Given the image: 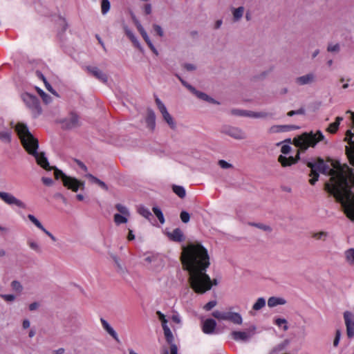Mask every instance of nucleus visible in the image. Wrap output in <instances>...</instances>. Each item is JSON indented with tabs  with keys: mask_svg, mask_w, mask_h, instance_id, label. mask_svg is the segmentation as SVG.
<instances>
[{
	"mask_svg": "<svg viewBox=\"0 0 354 354\" xmlns=\"http://www.w3.org/2000/svg\"><path fill=\"white\" fill-rule=\"evenodd\" d=\"M307 165L311 169L309 183L313 185L318 180L319 173L330 176V181L325 184V190L333 195L346 216L354 221V169L333 160H330L333 168H330L321 158L315 162H308Z\"/></svg>",
	"mask_w": 354,
	"mask_h": 354,
	"instance_id": "f257e3e1",
	"label": "nucleus"
},
{
	"mask_svg": "<svg viewBox=\"0 0 354 354\" xmlns=\"http://www.w3.org/2000/svg\"><path fill=\"white\" fill-rule=\"evenodd\" d=\"M181 261L189 272L188 281L195 292L203 294L217 284L216 280L212 281L206 273L210 265L209 257L207 249L201 243H190L183 246Z\"/></svg>",
	"mask_w": 354,
	"mask_h": 354,
	"instance_id": "f03ea898",
	"label": "nucleus"
},
{
	"mask_svg": "<svg viewBox=\"0 0 354 354\" xmlns=\"http://www.w3.org/2000/svg\"><path fill=\"white\" fill-rule=\"evenodd\" d=\"M15 130L24 147L28 153L35 158L37 164L46 170H50L51 167L49 166L48 161L45 157L44 153L37 152L39 147L38 140L30 133L28 127L24 124H18L16 125Z\"/></svg>",
	"mask_w": 354,
	"mask_h": 354,
	"instance_id": "7ed1b4c3",
	"label": "nucleus"
},
{
	"mask_svg": "<svg viewBox=\"0 0 354 354\" xmlns=\"http://www.w3.org/2000/svg\"><path fill=\"white\" fill-rule=\"evenodd\" d=\"M325 136L321 131H317L315 133L310 131L304 133L296 137L293 140V144L299 148V151H304L308 147H314L320 141H324Z\"/></svg>",
	"mask_w": 354,
	"mask_h": 354,
	"instance_id": "20e7f679",
	"label": "nucleus"
},
{
	"mask_svg": "<svg viewBox=\"0 0 354 354\" xmlns=\"http://www.w3.org/2000/svg\"><path fill=\"white\" fill-rule=\"evenodd\" d=\"M55 177L57 179L61 178L63 184L68 189H71L73 192H77L79 189H84V183L78 180L77 179L68 176L64 174L61 170L56 169L55 170Z\"/></svg>",
	"mask_w": 354,
	"mask_h": 354,
	"instance_id": "39448f33",
	"label": "nucleus"
},
{
	"mask_svg": "<svg viewBox=\"0 0 354 354\" xmlns=\"http://www.w3.org/2000/svg\"><path fill=\"white\" fill-rule=\"evenodd\" d=\"M212 316L218 320L230 321L237 325H241L243 323L242 317L238 313L215 310L212 313Z\"/></svg>",
	"mask_w": 354,
	"mask_h": 354,
	"instance_id": "423d86ee",
	"label": "nucleus"
},
{
	"mask_svg": "<svg viewBox=\"0 0 354 354\" xmlns=\"http://www.w3.org/2000/svg\"><path fill=\"white\" fill-rule=\"evenodd\" d=\"M21 98L35 117L41 114V108L39 104V99L35 95L26 93L22 94Z\"/></svg>",
	"mask_w": 354,
	"mask_h": 354,
	"instance_id": "0eeeda50",
	"label": "nucleus"
},
{
	"mask_svg": "<svg viewBox=\"0 0 354 354\" xmlns=\"http://www.w3.org/2000/svg\"><path fill=\"white\" fill-rule=\"evenodd\" d=\"M155 102L163 120L167 123L171 129H176V124L175 120L171 115L168 112L165 105L158 97H156Z\"/></svg>",
	"mask_w": 354,
	"mask_h": 354,
	"instance_id": "6e6552de",
	"label": "nucleus"
},
{
	"mask_svg": "<svg viewBox=\"0 0 354 354\" xmlns=\"http://www.w3.org/2000/svg\"><path fill=\"white\" fill-rule=\"evenodd\" d=\"M221 132L236 140L246 138V133L240 128L225 125L221 127Z\"/></svg>",
	"mask_w": 354,
	"mask_h": 354,
	"instance_id": "1a4fd4ad",
	"label": "nucleus"
},
{
	"mask_svg": "<svg viewBox=\"0 0 354 354\" xmlns=\"http://www.w3.org/2000/svg\"><path fill=\"white\" fill-rule=\"evenodd\" d=\"M0 198L8 205H15L21 209L26 208V205L23 201L10 193L0 191Z\"/></svg>",
	"mask_w": 354,
	"mask_h": 354,
	"instance_id": "9d476101",
	"label": "nucleus"
},
{
	"mask_svg": "<svg viewBox=\"0 0 354 354\" xmlns=\"http://www.w3.org/2000/svg\"><path fill=\"white\" fill-rule=\"evenodd\" d=\"M254 330L255 328L248 331H233L231 335L235 341L247 342L253 336Z\"/></svg>",
	"mask_w": 354,
	"mask_h": 354,
	"instance_id": "9b49d317",
	"label": "nucleus"
},
{
	"mask_svg": "<svg viewBox=\"0 0 354 354\" xmlns=\"http://www.w3.org/2000/svg\"><path fill=\"white\" fill-rule=\"evenodd\" d=\"M88 73L94 76L96 79L103 83H106L108 81L107 75L102 72L99 68L93 66H88L86 68Z\"/></svg>",
	"mask_w": 354,
	"mask_h": 354,
	"instance_id": "f8f14e48",
	"label": "nucleus"
},
{
	"mask_svg": "<svg viewBox=\"0 0 354 354\" xmlns=\"http://www.w3.org/2000/svg\"><path fill=\"white\" fill-rule=\"evenodd\" d=\"M316 80V75L313 73H308L306 75L299 76L295 79V82L297 85L304 86L311 84Z\"/></svg>",
	"mask_w": 354,
	"mask_h": 354,
	"instance_id": "ddd939ff",
	"label": "nucleus"
},
{
	"mask_svg": "<svg viewBox=\"0 0 354 354\" xmlns=\"http://www.w3.org/2000/svg\"><path fill=\"white\" fill-rule=\"evenodd\" d=\"M63 127L71 129L79 126V118L75 113H71L70 115L63 120Z\"/></svg>",
	"mask_w": 354,
	"mask_h": 354,
	"instance_id": "4468645a",
	"label": "nucleus"
},
{
	"mask_svg": "<svg viewBox=\"0 0 354 354\" xmlns=\"http://www.w3.org/2000/svg\"><path fill=\"white\" fill-rule=\"evenodd\" d=\"M216 326V322L213 319H207L202 325V330L204 333L210 335L214 333Z\"/></svg>",
	"mask_w": 354,
	"mask_h": 354,
	"instance_id": "2eb2a0df",
	"label": "nucleus"
},
{
	"mask_svg": "<svg viewBox=\"0 0 354 354\" xmlns=\"http://www.w3.org/2000/svg\"><path fill=\"white\" fill-rule=\"evenodd\" d=\"M169 238L175 242H182L185 240V236L180 228L174 229L171 232H168Z\"/></svg>",
	"mask_w": 354,
	"mask_h": 354,
	"instance_id": "dca6fc26",
	"label": "nucleus"
},
{
	"mask_svg": "<svg viewBox=\"0 0 354 354\" xmlns=\"http://www.w3.org/2000/svg\"><path fill=\"white\" fill-rule=\"evenodd\" d=\"M100 322L103 328L117 342H119L118 336L115 330L110 326V324L104 319L101 318Z\"/></svg>",
	"mask_w": 354,
	"mask_h": 354,
	"instance_id": "f3484780",
	"label": "nucleus"
},
{
	"mask_svg": "<svg viewBox=\"0 0 354 354\" xmlns=\"http://www.w3.org/2000/svg\"><path fill=\"white\" fill-rule=\"evenodd\" d=\"M28 218L36 227L43 231L47 236H50L51 235L52 233L48 231L34 215L28 214Z\"/></svg>",
	"mask_w": 354,
	"mask_h": 354,
	"instance_id": "a211bd4d",
	"label": "nucleus"
},
{
	"mask_svg": "<svg viewBox=\"0 0 354 354\" xmlns=\"http://www.w3.org/2000/svg\"><path fill=\"white\" fill-rule=\"evenodd\" d=\"M278 161L283 167H288L296 163L297 159L292 156L287 158L283 155H280L278 158Z\"/></svg>",
	"mask_w": 354,
	"mask_h": 354,
	"instance_id": "6ab92c4d",
	"label": "nucleus"
},
{
	"mask_svg": "<svg viewBox=\"0 0 354 354\" xmlns=\"http://www.w3.org/2000/svg\"><path fill=\"white\" fill-rule=\"evenodd\" d=\"M286 301L281 297H271L268 300V305L270 308L275 307L278 305H284Z\"/></svg>",
	"mask_w": 354,
	"mask_h": 354,
	"instance_id": "aec40b11",
	"label": "nucleus"
},
{
	"mask_svg": "<svg viewBox=\"0 0 354 354\" xmlns=\"http://www.w3.org/2000/svg\"><path fill=\"white\" fill-rule=\"evenodd\" d=\"M146 122L147 124V126L151 129H153L156 125V115L153 111L149 110L147 112V116L146 118Z\"/></svg>",
	"mask_w": 354,
	"mask_h": 354,
	"instance_id": "412c9836",
	"label": "nucleus"
},
{
	"mask_svg": "<svg viewBox=\"0 0 354 354\" xmlns=\"http://www.w3.org/2000/svg\"><path fill=\"white\" fill-rule=\"evenodd\" d=\"M85 177H86L92 183L97 184L103 189L108 190V187L105 184V183H104L103 181H102L99 178H96L93 175H92L91 174H86L85 175Z\"/></svg>",
	"mask_w": 354,
	"mask_h": 354,
	"instance_id": "4be33fe9",
	"label": "nucleus"
},
{
	"mask_svg": "<svg viewBox=\"0 0 354 354\" xmlns=\"http://www.w3.org/2000/svg\"><path fill=\"white\" fill-rule=\"evenodd\" d=\"M342 120H343L342 117H340V116L337 117L335 122L330 124L328 127L327 128L326 131L330 133H335L337 131L339 124Z\"/></svg>",
	"mask_w": 354,
	"mask_h": 354,
	"instance_id": "5701e85b",
	"label": "nucleus"
},
{
	"mask_svg": "<svg viewBox=\"0 0 354 354\" xmlns=\"http://www.w3.org/2000/svg\"><path fill=\"white\" fill-rule=\"evenodd\" d=\"M194 95H195L198 98H199L202 100L209 102L211 103H214V104H218V102H217L214 99L209 97V95H207L206 93H205L203 92L196 90V92H195V93Z\"/></svg>",
	"mask_w": 354,
	"mask_h": 354,
	"instance_id": "b1692460",
	"label": "nucleus"
},
{
	"mask_svg": "<svg viewBox=\"0 0 354 354\" xmlns=\"http://www.w3.org/2000/svg\"><path fill=\"white\" fill-rule=\"evenodd\" d=\"M244 13V8L243 6H240L237 8H234L232 10V15H233V19L234 21H239Z\"/></svg>",
	"mask_w": 354,
	"mask_h": 354,
	"instance_id": "393cba45",
	"label": "nucleus"
},
{
	"mask_svg": "<svg viewBox=\"0 0 354 354\" xmlns=\"http://www.w3.org/2000/svg\"><path fill=\"white\" fill-rule=\"evenodd\" d=\"M162 328L167 342L169 344L174 343V336L167 324H165Z\"/></svg>",
	"mask_w": 354,
	"mask_h": 354,
	"instance_id": "a878e982",
	"label": "nucleus"
},
{
	"mask_svg": "<svg viewBox=\"0 0 354 354\" xmlns=\"http://www.w3.org/2000/svg\"><path fill=\"white\" fill-rule=\"evenodd\" d=\"M269 114L266 112H254L251 111H247V113H245V117L254 118H265Z\"/></svg>",
	"mask_w": 354,
	"mask_h": 354,
	"instance_id": "bb28decb",
	"label": "nucleus"
},
{
	"mask_svg": "<svg viewBox=\"0 0 354 354\" xmlns=\"http://www.w3.org/2000/svg\"><path fill=\"white\" fill-rule=\"evenodd\" d=\"M345 258L348 264L354 266V248H350L344 252Z\"/></svg>",
	"mask_w": 354,
	"mask_h": 354,
	"instance_id": "cd10ccee",
	"label": "nucleus"
},
{
	"mask_svg": "<svg viewBox=\"0 0 354 354\" xmlns=\"http://www.w3.org/2000/svg\"><path fill=\"white\" fill-rule=\"evenodd\" d=\"M172 190L180 198H183L185 197L186 191L183 186L173 185Z\"/></svg>",
	"mask_w": 354,
	"mask_h": 354,
	"instance_id": "c85d7f7f",
	"label": "nucleus"
},
{
	"mask_svg": "<svg viewBox=\"0 0 354 354\" xmlns=\"http://www.w3.org/2000/svg\"><path fill=\"white\" fill-rule=\"evenodd\" d=\"M138 213L142 215L143 217L146 218L149 221L153 217L152 214L149 211V209L144 206H140L138 209Z\"/></svg>",
	"mask_w": 354,
	"mask_h": 354,
	"instance_id": "c756f323",
	"label": "nucleus"
},
{
	"mask_svg": "<svg viewBox=\"0 0 354 354\" xmlns=\"http://www.w3.org/2000/svg\"><path fill=\"white\" fill-rule=\"evenodd\" d=\"M0 140L9 143L11 140V131L8 129L0 131Z\"/></svg>",
	"mask_w": 354,
	"mask_h": 354,
	"instance_id": "7c9ffc66",
	"label": "nucleus"
},
{
	"mask_svg": "<svg viewBox=\"0 0 354 354\" xmlns=\"http://www.w3.org/2000/svg\"><path fill=\"white\" fill-rule=\"evenodd\" d=\"M274 323L278 327H281L284 331L288 330V322L284 318H277L274 319Z\"/></svg>",
	"mask_w": 354,
	"mask_h": 354,
	"instance_id": "2f4dec72",
	"label": "nucleus"
},
{
	"mask_svg": "<svg viewBox=\"0 0 354 354\" xmlns=\"http://www.w3.org/2000/svg\"><path fill=\"white\" fill-rule=\"evenodd\" d=\"M125 33L127 35V37L131 39V41L133 43V44L138 48H140V45L136 37L134 35L133 32L130 30L129 28H125Z\"/></svg>",
	"mask_w": 354,
	"mask_h": 354,
	"instance_id": "473e14b6",
	"label": "nucleus"
},
{
	"mask_svg": "<svg viewBox=\"0 0 354 354\" xmlns=\"http://www.w3.org/2000/svg\"><path fill=\"white\" fill-rule=\"evenodd\" d=\"M27 244L30 247V249L36 252L37 253L41 252V248L40 245L34 240L29 239L27 241Z\"/></svg>",
	"mask_w": 354,
	"mask_h": 354,
	"instance_id": "72a5a7b5",
	"label": "nucleus"
},
{
	"mask_svg": "<svg viewBox=\"0 0 354 354\" xmlns=\"http://www.w3.org/2000/svg\"><path fill=\"white\" fill-rule=\"evenodd\" d=\"M266 306V299L263 297H259L252 306V310H259Z\"/></svg>",
	"mask_w": 354,
	"mask_h": 354,
	"instance_id": "f704fd0d",
	"label": "nucleus"
},
{
	"mask_svg": "<svg viewBox=\"0 0 354 354\" xmlns=\"http://www.w3.org/2000/svg\"><path fill=\"white\" fill-rule=\"evenodd\" d=\"M344 318L345 321L346 326L354 325V319L353 314L348 311H346L344 313Z\"/></svg>",
	"mask_w": 354,
	"mask_h": 354,
	"instance_id": "c9c22d12",
	"label": "nucleus"
},
{
	"mask_svg": "<svg viewBox=\"0 0 354 354\" xmlns=\"http://www.w3.org/2000/svg\"><path fill=\"white\" fill-rule=\"evenodd\" d=\"M111 8L109 0H102L101 1V12L103 15H106Z\"/></svg>",
	"mask_w": 354,
	"mask_h": 354,
	"instance_id": "e433bc0d",
	"label": "nucleus"
},
{
	"mask_svg": "<svg viewBox=\"0 0 354 354\" xmlns=\"http://www.w3.org/2000/svg\"><path fill=\"white\" fill-rule=\"evenodd\" d=\"M328 236V233L327 232H324V231L314 232L312 234V237L317 240L325 241Z\"/></svg>",
	"mask_w": 354,
	"mask_h": 354,
	"instance_id": "4c0bfd02",
	"label": "nucleus"
},
{
	"mask_svg": "<svg viewBox=\"0 0 354 354\" xmlns=\"http://www.w3.org/2000/svg\"><path fill=\"white\" fill-rule=\"evenodd\" d=\"M127 216L122 215L120 214H115L114 215V221L117 225L126 223L127 222Z\"/></svg>",
	"mask_w": 354,
	"mask_h": 354,
	"instance_id": "58836bf2",
	"label": "nucleus"
},
{
	"mask_svg": "<svg viewBox=\"0 0 354 354\" xmlns=\"http://www.w3.org/2000/svg\"><path fill=\"white\" fill-rule=\"evenodd\" d=\"M153 212L158 218L160 223L163 224L165 223V218L161 209L158 207H153Z\"/></svg>",
	"mask_w": 354,
	"mask_h": 354,
	"instance_id": "ea45409f",
	"label": "nucleus"
},
{
	"mask_svg": "<svg viewBox=\"0 0 354 354\" xmlns=\"http://www.w3.org/2000/svg\"><path fill=\"white\" fill-rule=\"evenodd\" d=\"M12 290L18 293H21L23 290V286L19 281L15 280L11 283Z\"/></svg>",
	"mask_w": 354,
	"mask_h": 354,
	"instance_id": "a19ab883",
	"label": "nucleus"
},
{
	"mask_svg": "<svg viewBox=\"0 0 354 354\" xmlns=\"http://www.w3.org/2000/svg\"><path fill=\"white\" fill-rule=\"evenodd\" d=\"M135 23H136V27H137L138 31L140 32V35L143 37L144 40H146L148 38H149L147 32L145 30L144 28L140 24V23L138 21H136Z\"/></svg>",
	"mask_w": 354,
	"mask_h": 354,
	"instance_id": "79ce46f5",
	"label": "nucleus"
},
{
	"mask_svg": "<svg viewBox=\"0 0 354 354\" xmlns=\"http://www.w3.org/2000/svg\"><path fill=\"white\" fill-rule=\"evenodd\" d=\"M115 208L120 213V214L124 215V216H129V212L127 207H125L121 204H117L115 205Z\"/></svg>",
	"mask_w": 354,
	"mask_h": 354,
	"instance_id": "37998d69",
	"label": "nucleus"
},
{
	"mask_svg": "<svg viewBox=\"0 0 354 354\" xmlns=\"http://www.w3.org/2000/svg\"><path fill=\"white\" fill-rule=\"evenodd\" d=\"M299 127L295 125H279L280 132H286L297 129Z\"/></svg>",
	"mask_w": 354,
	"mask_h": 354,
	"instance_id": "c03bdc74",
	"label": "nucleus"
},
{
	"mask_svg": "<svg viewBox=\"0 0 354 354\" xmlns=\"http://www.w3.org/2000/svg\"><path fill=\"white\" fill-rule=\"evenodd\" d=\"M327 50L328 52L337 53L340 50V46L339 44H330L328 46Z\"/></svg>",
	"mask_w": 354,
	"mask_h": 354,
	"instance_id": "a18cd8bd",
	"label": "nucleus"
},
{
	"mask_svg": "<svg viewBox=\"0 0 354 354\" xmlns=\"http://www.w3.org/2000/svg\"><path fill=\"white\" fill-rule=\"evenodd\" d=\"M39 93L41 97L42 98L43 101L46 104H48L51 102V97L50 95H48V94H46L45 92H44L42 90H39Z\"/></svg>",
	"mask_w": 354,
	"mask_h": 354,
	"instance_id": "49530a36",
	"label": "nucleus"
},
{
	"mask_svg": "<svg viewBox=\"0 0 354 354\" xmlns=\"http://www.w3.org/2000/svg\"><path fill=\"white\" fill-rule=\"evenodd\" d=\"M169 353L167 350H165L164 354H178V348L174 343L169 344Z\"/></svg>",
	"mask_w": 354,
	"mask_h": 354,
	"instance_id": "de8ad7c7",
	"label": "nucleus"
},
{
	"mask_svg": "<svg viewBox=\"0 0 354 354\" xmlns=\"http://www.w3.org/2000/svg\"><path fill=\"white\" fill-rule=\"evenodd\" d=\"M180 217L181 221L185 223H188L190 219L189 214L185 211H183L180 213Z\"/></svg>",
	"mask_w": 354,
	"mask_h": 354,
	"instance_id": "09e8293b",
	"label": "nucleus"
},
{
	"mask_svg": "<svg viewBox=\"0 0 354 354\" xmlns=\"http://www.w3.org/2000/svg\"><path fill=\"white\" fill-rule=\"evenodd\" d=\"M304 113H305V110H304V109L301 108V109H298V110H295V111H289V112L287 113V115H288V116H293V115H303V114H304Z\"/></svg>",
	"mask_w": 354,
	"mask_h": 354,
	"instance_id": "8fccbe9b",
	"label": "nucleus"
},
{
	"mask_svg": "<svg viewBox=\"0 0 354 354\" xmlns=\"http://www.w3.org/2000/svg\"><path fill=\"white\" fill-rule=\"evenodd\" d=\"M218 165L222 168V169H230V168H232V165L226 162L225 160H220L218 161Z\"/></svg>",
	"mask_w": 354,
	"mask_h": 354,
	"instance_id": "3c124183",
	"label": "nucleus"
},
{
	"mask_svg": "<svg viewBox=\"0 0 354 354\" xmlns=\"http://www.w3.org/2000/svg\"><path fill=\"white\" fill-rule=\"evenodd\" d=\"M340 337H341V331L339 330H337L336 333H335V337L333 340V346L335 347H337L338 346V344L339 343Z\"/></svg>",
	"mask_w": 354,
	"mask_h": 354,
	"instance_id": "603ef678",
	"label": "nucleus"
},
{
	"mask_svg": "<svg viewBox=\"0 0 354 354\" xmlns=\"http://www.w3.org/2000/svg\"><path fill=\"white\" fill-rule=\"evenodd\" d=\"M245 113H247V111H243V110H240V109L231 110V113L234 115L245 116Z\"/></svg>",
	"mask_w": 354,
	"mask_h": 354,
	"instance_id": "864d4df0",
	"label": "nucleus"
},
{
	"mask_svg": "<svg viewBox=\"0 0 354 354\" xmlns=\"http://www.w3.org/2000/svg\"><path fill=\"white\" fill-rule=\"evenodd\" d=\"M216 305V301H209L208 303H207L205 306H204V309L207 311L208 310H210L211 309H212L214 307H215Z\"/></svg>",
	"mask_w": 354,
	"mask_h": 354,
	"instance_id": "5fc2aeb1",
	"label": "nucleus"
},
{
	"mask_svg": "<svg viewBox=\"0 0 354 354\" xmlns=\"http://www.w3.org/2000/svg\"><path fill=\"white\" fill-rule=\"evenodd\" d=\"M156 314L158 316L159 319L162 322V326L163 327L165 324H167V320L165 318V316L160 312L157 311Z\"/></svg>",
	"mask_w": 354,
	"mask_h": 354,
	"instance_id": "6e6d98bb",
	"label": "nucleus"
},
{
	"mask_svg": "<svg viewBox=\"0 0 354 354\" xmlns=\"http://www.w3.org/2000/svg\"><path fill=\"white\" fill-rule=\"evenodd\" d=\"M1 297L6 301H13L15 299L14 295H1Z\"/></svg>",
	"mask_w": 354,
	"mask_h": 354,
	"instance_id": "4d7b16f0",
	"label": "nucleus"
},
{
	"mask_svg": "<svg viewBox=\"0 0 354 354\" xmlns=\"http://www.w3.org/2000/svg\"><path fill=\"white\" fill-rule=\"evenodd\" d=\"M269 133H280L279 130V125H273L270 127L268 129Z\"/></svg>",
	"mask_w": 354,
	"mask_h": 354,
	"instance_id": "13d9d810",
	"label": "nucleus"
},
{
	"mask_svg": "<svg viewBox=\"0 0 354 354\" xmlns=\"http://www.w3.org/2000/svg\"><path fill=\"white\" fill-rule=\"evenodd\" d=\"M252 225L255 226V227H258V228L262 229V230H263L265 231H270L271 230V229H270V227L269 226L261 224V223H253Z\"/></svg>",
	"mask_w": 354,
	"mask_h": 354,
	"instance_id": "bf43d9fd",
	"label": "nucleus"
},
{
	"mask_svg": "<svg viewBox=\"0 0 354 354\" xmlns=\"http://www.w3.org/2000/svg\"><path fill=\"white\" fill-rule=\"evenodd\" d=\"M347 335L348 337H351L354 335V324L346 326Z\"/></svg>",
	"mask_w": 354,
	"mask_h": 354,
	"instance_id": "052dcab7",
	"label": "nucleus"
},
{
	"mask_svg": "<svg viewBox=\"0 0 354 354\" xmlns=\"http://www.w3.org/2000/svg\"><path fill=\"white\" fill-rule=\"evenodd\" d=\"M153 27L154 30L156 32V33L160 37H162L163 36V30H162V28L159 25L154 24L153 26Z\"/></svg>",
	"mask_w": 354,
	"mask_h": 354,
	"instance_id": "680f3d73",
	"label": "nucleus"
},
{
	"mask_svg": "<svg viewBox=\"0 0 354 354\" xmlns=\"http://www.w3.org/2000/svg\"><path fill=\"white\" fill-rule=\"evenodd\" d=\"M291 147L288 145H284L281 147V151L283 154H288L290 152Z\"/></svg>",
	"mask_w": 354,
	"mask_h": 354,
	"instance_id": "e2e57ef3",
	"label": "nucleus"
},
{
	"mask_svg": "<svg viewBox=\"0 0 354 354\" xmlns=\"http://www.w3.org/2000/svg\"><path fill=\"white\" fill-rule=\"evenodd\" d=\"M41 180L43 182V183L45 185H47V186H50L53 185V180L52 178H48V177H43L41 178Z\"/></svg>",
	"mask_w": 354,
	"mask_h": 354,
	"instance_id": "0e129e2a",
	"label": "nucleus"
},
{
	"mask_svg": "<svg viewBox=\"0 0 354 354\" xmlns=\"http://www.w3.org/2000/svg\"><path fill=\"white\" fill-rule=\"evenodd\" d=\"M45 84V86H46V88H47V90L48 91H50V93H52L53 94L55 95H58L57 94V93L53 90V87L50 86V84L47 82V80L46 81V82H44Z\"/></svg>",
	"mask_w": 354,
	"mask_h": 354,
	"instance_id": "69168bd1",
	"label": "nucleus"
},
{
	"mask_svg": "<svg viewBox=\"0 0 354 354\" xmlns=\"http://www.w3.org/2000/svg\"><path fill=\"white\" fill-rule=\"evenodd\" d=\"M39 304L37 302H33L29 305V310L30 311L35 310L38 308Z\"/></svg>",
	"mask_w": 354,
	"mask_h": 354,
	"instance_id": "338daca9",
	"label": "nucleus"
},
{
	"mask_svg": "<svg viewBox=\"0 0 354 354\" xmlns=\"http://www.w3.org/2000/svg\"><path fill=\"white\" fill-rule=\"evenodd\" d=\"M144 10H145V12L147 15L151 14V4H149V3L146 4L145 6Z\"/></svg>",
	"mask_w": 354,
	"mask_h": 354,
	"instance_id": "774afa93",
	"label": "nucleus"
}]
</instances>
